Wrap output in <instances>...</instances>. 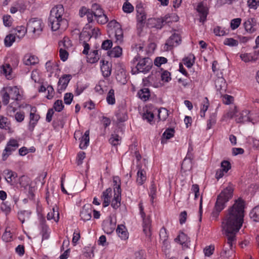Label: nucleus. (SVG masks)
I'll return each mask as SVG.
<instances>
[{
  "instance_id": "nucleus-1",
  "label": "nucleus",
  "mask_w": 259,
  "mask_h": 259,
  "mask_svg": "<svg viewBox=\"0 0 259 259\" xmlns=\"http://www.w3.org/2000/svg\"><path fill=\"white\" fill-rule=\"evenodd\" d=\"M245 201L241 198L235 201L234 204L228 209L225 219L222 224L223 230L227 237L226 244L229 249L225 247L222 253L227 257L230 256L232 253V248L236 242V233L242 226L244 217Z\"/></svg>"
},
{
  "instance_id": "nucleus-2",
  "label": "nucleus",
  "mask_w": 259,
  "mask_h": 259,
  "mask_svg": "<svg viewBox=\"0 0 259 259\" xmlns=\"http://www.w3.org/2000/svg\"><path fill=\"white\" fill-rule=\"evenodd\" d=\"M233 191V189L231 187L228 186L222 190L218 196L213 210L211 213L212 219H217L220 212L226 207V203L232 198Z\"/></svg>"
},
{
  "instance_id": "nucleus-3",
  "label": "nucleus",
  "mask_w": 259,
  "mask_h": 259,
  "mask_svg": "<svg viewBox=\"0 0 259 259\" xmlns=\"http://www.w3.org/2000/svg\"><path fill=\"white\" fill-rule=\"evenodd\" d=\"M153 65L152 60L149 57L141 59L137 64L135 68H132L133 74L142 72L144 74L148 72Z\"/></svg>"
},
{
  "instance_id": "nucleus-4",
  "label": "nucleus",
  "mask_w": 259,
  "mask_h": 259,
  "mask_svg": "<svg viewBox=\"0 0 259 259\" xmlns=\"http://www.w3.org/2000/svg\"><path fill=\"white\" fill-rule=\"evenodd\" d=\"M44 24L41 19L34 18L30 19L27 24V29L32 32L36 36H38L42 32Z\"/></svg>"
},
{
  "instance_id": "nucleus-5",
  "label": "nucleus",
  "mask_w": 259,
  "mask_h": 259,
  "mask_svg": "<svg viewBox=\"0 0 259 259\" xmlns=\"http://www.w3.org/2000/svg\"><path fill=\"white\" fill-rule=\"evenodd\" d=\"M49 25L51 26L53 31H56L59 29H64L67 24V20L65 19L59 18L57 17H49Z\"/></svg>"
},
{
  "instance_id": "nucleus-6",
  "label": "nucleus",
  "mask_w": 259,
  "mask_h": 259,
  "mask_svg": "<svg viewBox=\"0 0 259 259\" xmlns=\"http://www.w3.org/2000/svg\"><path fill=\"white\" fill-rule=\"evenodd\" d=\"M169 18L167 15H165L160 18H151L148 19L147 25L148 27L151 28H156V29H161L163 26L168 22L167 19Z\"/></svg>"
},
{
  "instance_id": "nucleus-7",
  "label": "nucleus",
  "mask_w": 259,
  "mask_h": 259,
  "mask_svg": "<svg viewBox=\"0 0 259 259\" xmlns=\"http://www.w3.org/2000/svg\"><path fill=\"white\" fill-rule=\"evenodd\" d=\"M19 145L16 140L14 139H10L7 143V144L4 149L3 154V160L5 161L8 157L11 155L12 153L15 151L19 147Z\"/></svg>"
},
{
  "instance_id": "nucleus-8",
  "label": "nucleus",
  "mask_w": 259,
  "mask_h": 259,
  "mask_svg": "<svg viewBox=\"0 0 259 259\" xmlns=\"http://www.w3.org/2000/svg\"><path fill=\"white\" fill-rule=\"evenodd\" d=\"M116 222L113 221L112 218L110 217L109 218L103 221L102 223L103 230L107 234H111L115 230Z\"/></svg>"
},
{
  "instance_id": "nucleus-9",
  "label": "nucleus",
  "mask_w": 259,
  "mask_h": 259,
  "mask_svg": "<svg viewBox=\"0 0 259 259\" xmlns=\"http://www.w3.org/2000/svg\"><path fill=\"white\" fill-rule=\"evenodd\" d=\"M181 42V38L179 34H172L167 40L165 46L168 50H171L174 47H177Z\"/></svg>"
},
{
  "instance_id": "nucleus-10",
  "label": "nucleus",
  "mask_w": 259,
  "mask_h": 259,
  "mask_svg": "<svg viewBox=\"0 0 259 259\" xmlns=\"http://www.w3.org/2000/svg\"><path fill=\"white\" fill-rule=\"evenodd\" d=\"M93 207L91 204H87L83 206L80 212L81 219L83 221H88L92 218Z\"/></svg>"
},
{
  "instance_id": "nucleus-11",
  "label": "nucleus",
  "mask_w": 259,
  "mask_h": 259,
  "mask_svg": "<svg viewBox=\"0 0 259 259\" xmlns=\"http://www.w3.org/2000/svg\"><path fill=\"white\" fill-rule=\"evenodd\" d=\"M36 109L35 107H32L31 109L30 113V121L28 125V130L30 132H32L35 125L37 124L40 116L38 114H35Z\"/></svg>"
},
{
  "instance_id": "nucleus-12",
  "label": "nucleus",
  "mask_w": 259,
  "mask_h": 259,
  "mask_svg": "<svg viewBox=\"0 0 259 259\" xmlns=\"http://www.w3.org/2000/svg\"><path fill=\"white\" fill-rule=\"evenodd\" d=\"M114 197L111 202V206L114 208H118L120 205V194H121V188L119 185H117L114 188Z\"/></svg>"
},
{
  "instance_id": "nucleus-13",
  "label": "nucleus",
  "mask_w": 259,
  "mask_h": 259,
  "mask_svg": "<svg viewBox=\"0 0 259 259\" xmlns=\"http://www.w3.org/2000/svg\"><path fill=\"white\" fill-rule=\"evenodd\" d=\"M196 10L199 13V21L204 23L206 20L208 15V9L204 7L202 4L200 3L198 5Z\"/></svg>"
},
{
  "instance_id": "nucleus-14",
  "label": "nucleus",
  "mask_w": 259,
  "mask_h": 259,
  "mask_svg": "<svg viewBox=\"0 0 259 259\" xmlns=\"http://www.w3.org/2000/svg\"><path fill=\"white\" fill-rule=\"evenodd\" d=\"M236 121L237 123H243L245 122H251L254 124L253 119L250 114L248 110H244L241 113L239 117L236 118Z\"/></svg>"
},
{
  "instance_id": "nucleus-15",
  "label": "nucleus",
  "mask_w": 259,
  "mask_h": 259,
  "mask_svg": "<svg viewBox=\"0 0 259 259\" xmlns=\"http://www.w3.org/2000/svg\"><path fill=\"white\" fill-rule=\"evenodd\" d=\"M71 78L70 74H65L60 78L58 81V92L64 90Z\"/></svg>"
},
{
  "instance_id": "nucleus-16",
  "label": "nucleus",
  "mask_w": 259,
  "mask_h": 259,
  "mask_svg": "<svg viewBox=\"0 0 259 259\" xmlns=\"http://www.w3.org/2000/svg\"><path fill=\"white\" fill-rule=\"evenodd\" d=\"M256 24V21L254 18H249L244 23L246 31L249 33H253L256 31V28H255Z\"/></svg>"
},
{
  "instance_id": "nucleus-17",
  "label": "nucleus",
  "mask_w": 259,
  "mask_h": 259,
  "mask_svg": "<svg viewBox=\"0 0 259 259\" xmlns=\"http://www.w3.org/2000/svg\"><path fill=\"white\" fill-rule=\"evenodd\" d=\"M100 63L103 75L105 77L109 76L111 73V65L108 61L105 62L104 60H101Z\"/></svg>"
},
{
  "instance_id": "nucleus-18",
  "label": "nucleus",
  "mask_w": 259,
  "mask_h": 259,
  "mask_svg": "<svg viewBox=\"0 0 259 259\" xmlns=\"http://www.w3.org/2000/svg\"><path fill=\"white\" fill-rule=\"evenodd\" d=\"M64 9L63 5H58L53 8L50 12V16H52V18L57 17L60 18H62V15L64 14Z\"/></svg>"
},
{
  "instance_id": "nucleus-19",
  "label": "nucleus",
  "mask_w": 259,
  "mask_h": 259,
  "mask_svg": "<svg viewBox=\"0 0 259 259\" xmlns=\"http://www.w3.org/2000/svg\"><path fill=\"white\" fill-rule=\"evenodd\" d=\"M90 28V25L87 24L85 27L83 29L82 31L80 33L79 35V42L81 44L82 42L89 41L92 37L91 33L90 31H87L88 29Z\"/></svg>"
},
{
  "instance_id": "nucleus-20",
  "label": "nucleus",
  "mask_w": 259,
  "mask_h": 259,
  "mask_svg": "<svg viewBox=\"0 0 259 259\" xmlns=\"http://www.w3.org/2000/svg\"><path fill=\"white\" fill-rule=\"evenodd\" d=\"M7 90H8L12 100L16 101L21 100V97L19 93V90L16 86L8 87Z\"/></svg>"
},
{
  "instance_id": "nucleus-21",
  "label": "nucleus",
  "mask_w": 259,
  "mask_h": 259,
  "mask_svg": "<svg viewBox=\"0 0 259 259\" xmlns=\"http://www.w3.org/2000/svg\"><path fill=\"white\" fill-rule=\"evenodd\" d=\"M38 58L31 54H26L23 58V63L26 65H34L38 63Z\"/></svg>"
},
{
  "instance_id": "nucleus-22",
  "label": "nucleus",
  "mask_w": 259,
  "mask_h": 259,
  "mask_svg": "<svg viewBox=\"0 0 259 259\" xmlns=\"http://www.w3.org/2000/svg\"><path fill=\"white\" fill-rule=\"evenodd\" d=\"M193 158V156L192 153L187 152L186 157L182 163V168L184 169L185 170H187L189 168H191L192 166L191 162Z\"/></svg>"
},
{
  "instance_id": "nucleus-23",
  "label": "nucleus",
  "mask_w": 259,
  "mask_h": 259,
  "mask_svg": "<svg viewBox=\"0 0 259 259\" xmlns=\"http://www.w3.org/2000/svg\"><path fill=\"white\" fill-rule=\"evenodd\" d=\"M116 231L118 236L121 239L126 240L128 238V233L123 225H118Z\"/></svg>"
},
{
  "instance_id": "nucleus-24",
  "label": "nucleus",
  "mask_w": 259,
  "mask_h": 259,
  "mask_svg": "<svg viewBox=\"0 0 259 259\" xmlns=\"http://www.w3.org/2000/svg\"><path fill=\"white\" fill-rule=\"evenodd\" d=\"M90 131H86L84 134L81 137L80 141L79 148L81 149H85L89 145Z\"/></svg>"
},
{
  "instance_id": "nucleus-25",
  "label": "nucleus",
  "mask_w": 259,
  "mask_h": 259,
  "mask_svg": "<svg viewBox=\"0 0 259 259\" xmlns=\"http://www.w3.org/2000/svg\"><path fill=\"white\" fill-rule=\"evenodd\" d=\"M147 18L146 14L145 11L141 13H138L137 15V27L138 28L142 29L145 23V21Z\"/></svg>"
},
{
  "instance_id": "nucleus-26",
  "label": "nucleus",
  "mask_w": 259,
  "mask_h": 259,
  "mask_svg": "<svg viewBox=\"0 0 259 259\" xmlns=\"http://www.w3.org/2000/svg\"><path fill=\"white\" fill-rule=\"evenodd\" d=\"M137 95L142 100L146 101L150 97V90L148 88L142 89L138 91Z\"/></svg>"
},
{
  "instance_id": "nucleus-27",
  "label": "nucleus",
  "mask_w": 259,
  "mask_h": 259,
  "mask_svg": "<svg viewBox=\"0 0 259 259\" xmlns=\"http://www.w3.org/2000/svg\"><path fill=\"white\" fill-rule=\"evenodd\" d=\"M137 183L138 185H142L146 180V171L142 169L139 168L137 174Z\"/></svg>"
},
{
  "instance_id": "nucleus-28",
  "label": "nucleus",
  "mask_w": 259,
  "mask_h": 259,
  "mask_svg": "<svg viewBox=\"0 0 259 259\" xmlns=\"http://www.w3.org/2000/svg\"><path fill=\"white\" fill-rule=\"evenodd\" d=\"M5 179L8 183L11 184L13 181L17 177V174L10 169H5L4 171Z\"/></svg>"
},
{
  "instance_id": "nucleus-29",
  "label": "nucleus",
  "mask_w": 259,
  "mask_h": 259,
  "mask_svg": "<svg viewBox=\"0 0 259 259\" xmlns=\"http://www.w3.org/2000/svg\"><path fill=\"white\" fill-rule=\"evenodd\" d=\"M31 212L29 210H20L17 212V217L19 220L23 224L26 219L30 218Z\"/></svg>"
},
{
  "instance_id": "nucleus-30",
  "label": "nucleus",
  "mask_w": 259,
  "mask_h": 259,
  "mask_svg": "<svg viewBox=\"0 0 259 259\" xmlns=\"http://www.w3.org/2000/svg\"><path fill=\"white\" fill-rule=\"evenodd\" d=\"M215 88L218 91H225L226 90V83L223 77H218L215 81Z\"/></svg>"
},
{
  "instance_id": "nucleus-31",
  "label": "nucleus",
  "mask_w": 259,
  "mask_h": 259,
  "mask_svg": "<svg viewBox=\"0 0 259 259\" xmlns=\"http://www.w3.org/2000/svg\"><path fill=\"white\" fill-rule=\"evenodd\" d=\"M114 35L116 39L115 42L118 45L121 44L123 40V33L121 26L114 30Z\"/></svg>"
},
{
  "instance_id": "nucleus-32",
  "label": "nucleus",
  "mask_w": 259,
  "mask_h": 259,
  "mask_svg": "<svg viewBox=\"0 0 259 259\" xmlns=\"http://www.w3.org/2000/svg\"><path fill=\"white\" fill-rule=\"evenodd\" d=\"M122 49L119 46L115 47L113 49L107 52L110 57L118 58L122 55Z\"/></svg>"
},
{
  "instance_id": "nucleus-33",
  "label": "nucleus",
  "mask_w": 259,
  "mask_h": 259,
  "mask_svg": "<svg viewBox=\"0 0 259 259\" xmlns=\"http://www.w3.org/2000/svg\"><path fill=\"white\" fill-rule=\"evenodd\" d=\"M88 55V61L90 63H96L98 62L100 59L98 50H94L93 52H91Z\"/></svg>"
},
{
  "instance_id": "nucleus-34",
  "label": "nucleus",
  "mask_w": 259,
  "mask_h": 259,
  "mask_svg": "<svg viewBox=\"0 0 259 259\" xmlns=\"http://www.w3.org/2000/svg\"><path fill=\"white\" fill-rule=\"evenodd\" d=\"M1 94L3 104L4 105H7L9 104L11 97L8 90H7V87L3 88L1 91Z\"/></svg>"
},
{
  "instance_id": "nucleus-35",
  "label": "nucleus",
  "mask_w": 259,
  "mask_h": 259,
  "mask_svg": "<svg viewBox=\"0 0 259 259\" xmlns=\"http://www.w3.org/2000/svg\"><path fill=\"white\" fill-rule=\"evenodd\" d=\"M115 116L117 121L119 123L124 122L127 119V115L123 110H118Z\"/></svg>"
},
{
  "instance_id": "nucleus-36",
  "label": "nucleus",
  "mask_w": 259,
  "mask_h": 259,
  "mask_svg": "<svg viewBox=\"0 0 259 259\" xmlns=\"http://www.w3.org/2000/svg\"><path fill=\"white\" fill-rule=\"evenodd\" d=\"M46 221L45 219H42L41 221V233L42 235V239H48L49 238V233L48 232V227L45 224Z\"/></svg>"
},
{
  "instance_id": "nucleus-37",
  "label": "nucleus",
  "mask_w": 259,
  "mask_h": 259,
  "mask_svg": "<svg viewBox=\"0 0 259 259\" xmlns=\"http://www.w3.org/2000/svg\"><path fill=\"white\" fill-rule=\"evenodd\" d=\"M59 46L60 49L67 50L72 46L71 41L68 38L64 37L62 40L59 42Z\"/></svg>"
},
{
  "instance_id": "nucleus-38",
  "label": "nucleus",
  "mask_w": 259,
  "mask_h": 259,
  "mask_svg": "<svg viewBox=\"0 0 259 259\" xmlns=\"http://www.w3.org/2000/svg\"><path fill=\"white\" fill-rule=\"evenodd\" d=\"M249 215L253 221L259 222V204L251 210Z\"/></svg>"
},
{
  "instance_id": "nucleus-39",
  "label": "nucleus",
  "mask_w": 259,
  "mask_h": 259,
  "mask_svg": "<svg viewBox=\"0 0 259 259\" xmlns=\"http://www.w3.org/2000/svg\"><path fill=\"white\" fill-rule=\"evenodd\" d=\"M188 237L186 234L183 232L181 233L179 236L175 239V241L179 242L182 245L186 246L188 241Z\"/></svg>"
},
{
  "instance_id": "nucleus-40",
  "label": "nucleus",
  "mask_w": 259,
  "mask_h": 259,
  "mask_svg": "<svg viewBox=\"0 0 259 259\" xmlns=\"http://www.w3.org/2000/svg\"><path fill=\"white\" fill-rule=\"evenodd\" d=\"M16 35L19 38L24 36L28 29L24 26H17L15 28Z\"/></svg>"
},
{
  "instance_id": "nucleus-41",
  "label": "nucleus",
  "mask_w": 259,
  "mask_h": 259,
  "mask_svg": "<svg viewBox=\"0 0 259 259\" xmlns=\"http://www.w3.org/2000/svg\"><path fill=\"white\" fill-rule=\"evenodd\" d=\"M158 117L160 120L164 121L168 116V111L165 108H160L158 110Z\"/></svg>"
},
{
  "instance_id": "nucleus-42",
  "label": "nucleus",
  "mask_w": 259,
  "mask_h": 259,
  "mask_svg": "<svg viewBox=\"0 0 259 259\" xmlns=\"http://www.w3.org/2000/svg\"><path fill=\"white\" fill-rule=\"evenodd\" d=\"M47 218L48 220L54 219L55 221L58 222L59 219V213L57 210L55 211V208H53L52 210L47 214Z\"/></svg>"
},
{
  "instance_id": "nucleus-43",
  "label": "nucleus",
  "mask_w": 259,
  "mask_h": 259,
  "mask_svg": "<svg viewBox=\"0 0 259 259\" xmlns=\"http://www.w3.org/2000/svg\"><path fill=\"white\" fill-rule=\"evenodd\" d=\"M16 39L15 36L13 34H10L7 35L5 38L4 42L6 47H11Z\"/></svg>"
},
{
  "instance_id": "nucleus-44",
  "label": "nucleus",
  "mask_w": 259,
  "mask_h": 259,
  "mask_svg": "<svg viewBox=\"0 0 259 259\" xmlns=\"http://www.w3.org/2000/svg\"><path fill=\"white\" fill-rule=\"evenodd\" d=\"M12 71V67L9 64L4 65L1 67V73L5 75L6 76L10 75Z\"/></svg>"
},
{
  "instance_id": "nucleus-45",
  "label": "nucleus",
  "mask_w": 259,
  "mask_h": 259,
  "mask_svg": "<svg viewBox=\"0 0 259 259\" xmlns=\"http://www.w3.org/2000/svg\"><path fill=\"white\" fill-rule=\"evenodd\" d=\"M106 100L108 104L114 105L115 103V99L114 96V90L110 89L107 94Z\"/></svg>"
},
{
  "instance_id": "nucleus-46",
  "label": "nucleus",
  "mask_w": 259,
  "mask_h": 259,
  "mask_svg": "<svg viewBox=\"0 0 259 259\" xmlns=\"http://www.w3.org/2000/svg\"><path fill=\"white\" fill-rule=\"evenodd\" d=\"M1 210L6 215L9 214L11 211L10 204L8 201L3 202L1 205Z\"/></svg>"
},
{
  "instance_id": "nucleus-47",
  "label": "nucleus",
  "mask_w": 259,
  "mask_h": 259,
  "mask_svg": "<svg viewBox=\"0 0 259 259\" xmlns=\"http://www.w3.org/2000/svg\"><path fill=\"white\" fill-rule=\"evenodd\" d=\"M120 138L117 134H112L109 140V143L113 146H116L119 144Z\"/></svg>"
},
{
  "instance_id": "nucleus-48",
  "label": "nucleus",
  "mask_w": 259,
  "mask_h": 259,
  "mask_svg": "<svg viewBox=\"0 0 259 259\" xmlns=\"http://www.w3.org/2000/svg\"><path fill=\"white\" fill-rule=\"evenodd\" d=\"M126 1V2L123 5L122 10L124 13H131L134 11V8L130 3L127 2L128 0Z\"/></svg>"
},
{
  "instance_id": "nucleus-49",
  "label": "nucleus",
  "mask_w": 259,
  "mask_h": 259,
  "mask_svg": "<svg viewBox=\"0 0 259 259\" xmlns=\"http://www.w3.org/2000/svg\"><path fill=\"white\" fill-rule=\"evenodd\" d=\"M224 44L230 47H236L238 45V41L233 38H227L224 40Z\"/></svg>"
},
{
  "instance_id": "nucleus-50",
  "label": "nucleus",
  "mask_w": 259,
  "mask_h": 259,
  "mask_svg": "<svg viewBox=\"0 0 259 259\" xmlns=\"http://www.w3.org/2000/svg\"><path fill=\"white\" fill-rule=\"evenodd\" d=\"M214 251V245H209L206 246L203 249V252L204 253L205 256L209 257L211 255Z\"/></svg>"
},
{
  "instance_id": "nucleus-51",
  "label": "nucleus",
  "mask_w": 259,
  "mask_h": 259,
  "mask_svg": "<svg viewBox=\"0 0 259 259\" xmlns=\"http://www.w3.org/2000/svg\"><path fill=\"white\" fill-rule=\"evenodd\" d=\"M161 80L166 82H169L171 80V74L167 70H163L161 74Z\"/></svg>"
},
{
  "instance_id": "nucleus-52",
  "label": "nucleus",
  "mask_w": 259,
  "mask_h": 259,
  "mask_svg": "<svg viewBox=\"0 0 259 259\" xmlns=\"http://www.w3.org/2000/svg\"><path fill=\"white\" fill-rule=\"evenodd\" d=\"M216 123V116L214 114H212L210 115L208 120H207V128L206 130H209L211 128V126L215 124Z\"/></svg>"
},
{
  "instance_id": "nucleus-53",
  "label": "nucleus",
  "mask_w": 259,
  "mask_h": 259,
  "mask_svg": "<svg viewBox=\"0 0 259 259\" xmlns=\"http://www.w3.org/2000/svg\"><path fill=\"white\" fill-rule=\"evenodd\" d=\"M64 106L61 100H57L54 104L53 108L56 111L61 112L64 108Z\"/></svg>"
},
{
  "instance_id": "nucleus-54",
  "label": "nucleus",
  "mask_w": 259,
  "mask_h": 259,
  "mask_svg": "<svg viewBox=\"0 0 259 259\" xmlns=\"http://www.w3.org/2000/svg\"><path fill=\"white\" fill-rule=\"evenodd\" d=\"M221 169L227 173L229 170L231 169V165L229 161L227 160H223L221 163Z\"/></svg>"
},
{
  "instance_id": "nucleus-55",
  "label": "nucleus",
  "mask_w": 259,
  "mask_h": 259,
  "mask_svg": "<svg viewBox=\"0 0 259 259\" xmlns=\"http://www.w3.org/2000/svg\"><path fill=\"white\" fill-rule=\"evenodd\" d=\"M175 130L174 128H167L163 133L162 137L165 138L166 140L169 139L174 136Z\"/></svg>"
},
{
  "instance_id": "nucleus-56",
  "label": "nucleus",
  "mask_w": 259,
  "mask_h": 259,
  "mask_svg": "<svg viewBox=\"0 0 259 259\" xmlns=\"http://www.w3.org/2000/svg\"><path fill=\"white\" fill-rule=\"evenodd\" d=\"M159 236L160 239L163 241V243H166L167 242L168 235L165 228L163 227L160 229L159 232Z\"/></svg>"
},
{
  "instance_id": "nucleus-57",
  "label": "nucleus",
  "mask_w": 259,
  "mask_h": 259,
  "mask_svg": "<svg viewBox=\"0 0 259 259\" xmlns=\"http://www.w3.org/2000/svg\"><path fill=\"white\" fill-rule=\"evenodd\" d=\"M167 60L166 58L163 57H156L154 60V64L157 67L160 66L162 64L167 62Z\"/></svg>"
},
{
  "instance_id": "nucleus-58",
  "label": "nucleus",
  "mask_w": 259,
  "mask_h": 259,
  "mask_svg": "<svg viewBox=\"0 0 259 259\" xmlns=\"http://www.w3.org/2000/svg\"><path fill=\"white\" fill-rule=\"evenodd\" d=\"M154 117V114L150 111H147L143 115V118L144 119L147 120V121L150 123H151V122L153 121Z\"/></svg>"
},
{
  "instance_id": "nucleus-59",
  "label": "nucleus",
  "mask_w": 259,
  "mask_h": 259,
  "mask_svg": "<svg viewBox=\"0 0 259 259\" xmlns=\"http://www.w3.org/2000/svg\"><path fill=\"white\" fill-rule=\"evenodd\" d=\"M241 22V19L238 18L233 19L231 21V28L232 30H235L240 25Z\"/></svg>"
},
{
  "instance_id": "nucleus-60",
  "label": "nucleus",
  "mask_w": 259,
  "mask_h": 259,
  "mask_svg": "<svg viewBox=\"0 0 259 259\" xmlns=\"http://www.w3.org/2000/svg\"><path fill=\"white\" fill-rule=\"evenodd\" d=\"M73 98V95L71 93H67L65 94L64 96V101L65 104L70 105Z\"/></svg>"
},
{
  "instance_id": "nucleus-61",
  "label": "nucleus",
  "mask_w": 259,
  "mask_h": 259,
  "mask_svg": "<svg viewBox=\"0 0 259 259\" xmlns=\"http://www.w3.org/2000/svg\"><path fill=\"white\" fill-rule=\"evenodd\" d=\"M156 188L153 183H152L150 188L149 196L151 197V201L153 203V200L156 195Z\"/></svg>"
},
{
  "instance_id": "nucleus-62",
  "label": "nucleus",
  "mask_w": 259,
  "mask_h": 259,
  "mask_svg": "<svg viewBox=\"0 0 259 259\" xmlns=\"http://www.w3.org/2000/svg\"><path fill=\"white\" fill-rule=\"evenodd\" d=\"M59 55L61 60L64 62L68 59L69 54L67 50H65L64 49H60Z\"/></svg>"
},
{
  "instance_id": "nucleus-63",
  "label": "nucleus",
  "mask_w": 259,
  "mask_h": 259,
  "mask_svg": "<svg viewBox=\"0 0 259 259\" xmlns=\"http://www.w3.org/2000/svg\"><path fill=\"white\" fill-rule=\"evenodd\" d=\"M112 46V41L111 40L107 39L104 40L102 44V49L105 50L110 49Z\"/></svg>"
},
{
  "instance_id": "nucleus-64",
  "label": "nucleus",
  "mask_w": 259,
  "mask_h": 259,
  "mask_svg": "<svg viewBox=\"0 0 259 259\" xmlns=\"http://www.w3.org/2000/svg\"><path fill=\"white\" fill-rule=\"evenodd\" d=\"M214 33L217 36H224L226 34L225 31L220 26H217L214 28Z\"/></svg>"
}]
</instances>
